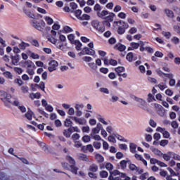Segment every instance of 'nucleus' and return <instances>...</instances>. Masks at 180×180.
<instances>
[{
    "mask_svg": "<svg viewBox=\"0 0 180 180\" xmlns=\"http://www.w3.org/2000/svg\"><path fill=\"white\" fill-rule=\"evenodd\" d=\"M105 168L108 171H112L113 169V165L111 163H106Z\"/></svg>",
    "mask_w": 180,
    "mask_h": 180,
    "instance_id": "50",
    "label": "nucleus"
},
{
    "mask_svg": "<svg viewBox=\"0 0 180 180\" xmlns=\"http://www.w3.org/2000/svg\"><path fill=\"white\" fill-rule=\"evenodd\" d=\"M71 124H72V122L71 121V120L66 119L65 121V126L66 127H70V126H71Z\"/></svg>",
    "mask_w": 180,
    "mask_h": 180,
    "instance_id": "46",
    "label": "nucleus"
},
{
    "mask_svg": "<svg viewBox=\"0 0 180 180\" xmlns=\"http://www.w3.org/2000/svg\"><path fill=\"white\" fill-rule=\"evenodd\" d=\"M127 60H128V61L131 62L132 60H134V56H133V53H129L127 55Z\"/></svg>",
    "mask_w": 180,
    "mask_h": 180,
    "instance_id": "42",
    "label": "nucleus"
},
{
    "mask_svg": "<svg viewBox=\"0 0 180 180\" xmlns=\"http://www.w3.org/2000/svg\"><path fill=\"white\" fill-rule=\"evenodd\" d=\"M32 26L35 27V29H37V30H41L42 29H44L46 27V22L44 21H41L40 22H38L36 20H34L32 21Z\"/></svg>",
    "mask_w": 180,
    "mask_h": 180,
    "instance_id": "7",
    "label": "nucleus"
},
{
    "mask_svg": "<svg viewBox=\"0 0 180 180\" xmlns=\"http://www.w3.org/2000/svg\"><path fill=\"white\" fill-rule=\"evenodd\" d=\"M135 158H136V160H139V161H142L143 164H144L146 166H147V161H146L142 157L141 155H139V154H135Z\"/></svg>",
    "mask_w": 180,
    "mask_h": 180,
    "instance_id": "27",
    "label": "nucleus"
},
{
    "mask_svg": "<svg viewBox=\"0 0 180 180\" xmlns=\"http://www.w3.org/2000/svg\"><path fill=\"white\" fill-rule=\"evenodd\" d=\"M81 20H89L90 17L89 15L84 14L82 17H80Z\"/></svg>",
    "mask_w": 180,
    "mask_h": 180,
    "instance_id": "60",
    "label": "nucleus"
},
{
    "mask_svg": "<svg viewBox=\"0 0 180 180\" xmlns=\"http://www.w3.org/2000/svg\"><path fill=\"white\" fill-rule=\"evenodd\" d=\"M68 113L70 115V116H72L75 114V110H74L73 108H69Z\"/></svg>",
    "mask_w": 180,
    "mask_h": 180,
    "instance_id": "57",
    "label": "nucleus"
},
{
    "mask_svg": "<svg viewBox=\"0 0 180 180\" xmlns=\"http://www.w3.org/2000/svg\"><path fill=\"white\" fill-rule=\"evenodd\" d=\"M53 44H55L59 50H64V42H63V41H59V39H58L53 43Z\"/></svg>",
    "mask_w": 180,
    "mask_h": 180,
    "instance_id": "18",
    "label": "nucleus"
},
{
    "mask_svg": "<svg viewBox=\"0 0 180 180\" xmlns=\"http://www.w3.org/2000/svg\"><path fill=\"white\" fill-rule=\"evenodd\" d=\"M24 67H26V68H32V67H36V65H34V63L32 60H27L24 62Z\"/></svg>",
    "mask_w": 180,
    "mask_h": 180,
    "instance_id": "22",
    "label": "nucleus"
},
{
    "mask_svg": "<svg viewBox=\"0 0 180 180\" xmlns=\"http://www.w3.org/2000/svg\"><path fill=\"white\" fill-rule=\"evenodd\" d=\"M108 72H109V70H108V68H100V72H101L102 74H108Z\"/></svg>",
    "mask_w": 180,
    "mask_h": 180,
    "instance_id": "59",
    "label": "nucleus"
},
{
    "mask_svg": "<svg viewBox=\"0 0 180 180\" xmlns=\"http://www.w3.org/2000/svg\"><path fill=\"white\" fill-rule=\"evenodd\" d=\"M79 108H84V105H77L76 106V115L79 117L82 116V111L79 110Z\"/></svg>",
    "mask_w": 180,
    "mask_h": 180,
    "instance_id": "26",
    "label": "nucleus"
},
{
    "mask_svg": "<svg viewBox=\"0 0 180 180\" xmlns=\"http://www.w3.org/2000/svg\"><path fill=\"white\" fill-rule=\"evenodd\" d=\"M34 68H36V67L27 68V74H29V75H34Z\"/></svg>",
    "mask_w": 180,
    "mask_h": 180,
    "instance_id": "31",
    "label": "nucleus"
},
{
    "mask_svg": "<svg viewBox=\"0 0 180 180\" xmlns=\"http://www.w3.org/2000/svg\"><path fill=\"white\" fill-rule=\"evenodd\" d=\"M80 54H82V56H94L95 54V51L92 49H89L88 48H84L80 53Z\"/></svg>",
    "mask_w": 180,
    "mask_h": 180,
    "instance_id": "12",
    "label": "nucleus"
},
{
    "mask_svg": "<svg viewBox=\"0 0 180 180\" xmlns=\"http://www.w3.org/2000/svg\"><path fill=\"white\" fill-rule=\"evenodd\" d=\"M68 39L72 44H74V42L77 41L75 40V36H74V34H69L68 36Z\"/></svg>",
    "mask_w": 180,
    "mask_h": 180,
    "instance_id": "34",
    "label": "nucleus"
},
{
    "mask_svg": "<svg viewBox=\"0 0 180 180\" xmlns=\"http://www.w3.org/2000/svg\"><path fill=\"white\" fill-rule=\"evenodd\" d=\"M79 160H82V161H86V160H88L86 155L84 154L79 155Z\"/></svg>",
    "mask_w": 180,
    "mask_h": 180,
    "instance_id": "56",
    "label": "nucleus"
},
{
    "mask_svg": "<svg viewBox=\"0 0 180 180\" xmlns=\"http://www.w3.org/2000/svg\"><path fill=\"white\" fill-rule=\"evenodd\" d=\"M168 144V140H162L160 143V145L162 146V147H165Z\"/></svg>",
    "mask_w": 180,
    "mask_h": 180,
    "instance_id": "62",
    "label": "nucleus"
},
{
    "mask_svg": "<svg viewBox=\"0 0 180 180\" xmlns=\"http://www.w3.org/2000/svg\"><path fill=\"white\" fill-rule=\"evenodd\" d=\"M162 36L166 37V39H170L171 38V32H169L162 31Z\"/></svg>",
    "mask_w": 180,
    "mask_h": 180,
    "instance_id": "40",
    "label": "nucleus"
},
{
    "mask_svg": "<svg viewBox=\"0 0 180 180\" xmlns=\"http://www.w3.org/2000/svg\"><path fill=\"white\" fill-rule=\"evenodd\" d=\"M18 47H19V49H20V50H25L27 47H29V45H28V44L22 42L19 44Z\"/></svg>",
    "mask_w": 180,
    "mask_h": 180,
    "instance_id": "35",
    "label": "nucleus"
},
{
    "mask_svg": "<svg viewBox=\"0 0 180 180\" xmlns=\"http://www.w3.org/2000/svg\"><path fill=\"white\" fill-rule=\"evenodd\" d=\"M174 160H176L177 161H180V155L172 152V157Z\"/></svg>",
    "mask_w": 180,
    "mask_h": 180,
    "instance_id": "51",
    "label": "nucleus"
},
{
    "mask_svg": "<svg viewBox=\"0 0 180 180\" xmlns=\"http://www.w3.org/2000/svg\"><path fill=\"white\" fill-rule=\"evenodd\" d=\"M131 46L132 49H139V47H140V42L139 43L132 42V43H131Z\"/></svg>",
    "mask_w": 180,
    "mask_h": 180,
    "instance_id": "53",
    "label": "nucleus"
},
{
    "mask_svg": "<svg viewBox=\"0 0 180 180\" xmlns=\"http://www.w3.org/2000/svg\"><path fill=\"white\" fill-rule=\"evenodd\" d=\"M82 141L84 143H89V141H91V136L88 135H85L82 137Z\"/></svg>",
    "mask_w": 180,
    "mask_h": 180,
    "instance_id": "43",
    "label": "nucleus"
},
{
    "mask_svg": "<svg viewBox=\"0 0 180 180\" xmlns=\"http://www.w3.org/2000/svg\"><path fill=\"white\" fill-rule=\"evenodd\" d=\"M67 161L71 164L68 165L67 162H63L62 163V167L63 168H65V169H70L71 172H73V174H75L76 175H80L81 176H84V172L79 171V172H77L78 171V167L75 166V160L74 158H71L70 156H67L66 157Z\"/></svg>",
    "mask_w": 180,
    "mask_h": 180,
    "instance_id": "1",
    "label": "nucleus"
},
{
    "mask_svg": "<svg viewBox=\"0 0 180 180\" xmlns=\"http://www.w3.org/2000/svg\"><path fill=\"white\" fill-rule=\"evenodd\" d=\"M89 171L91 172H96L98 171V165L93 164L89 167Z\"/></svg>",
    "mask_w": 180,
    "mask_h": 180,
    "instance_id": "32",
    "label": "nucleus"
},
{
    "mask_svg": "<svg viewBox=\"0 0 180 180\" xmlns=\"http://www.w3.org/2000/svg\"><path fill=\"white\" fill-rule=\"evenodd\" d=\"M93 146L94 148H96V150H99V148H101V142L95 141L94 142Z\"/></svg>",
    "mask_w": 180,
    "mask_h": 180,
    "instance_id": "45",
    "label": "nucleus"
},
{
    "mask_svg": "<svg viewBox=\"0 0 180 180\" xmlns=\"http://www.w3.org/2000/svg\"><path fill=\"white\" fill-rule=\"evenodd\" d=\"M72 120L79 124H85V120L84 118H78L77 117H72Z\"/></svg>",
    "mask_w": 180,
    "mask_h": 180,
    "instance_id": "21",
    "label": "nucleus"
},
{
    "mask_svg": "<svg viewBox=\"0 0 180 180\" xmlns=\"http://www.w3.org/2000/svg\"><path fill=\"white\" fill-rule=\"evenodd\" d=\"M34 114L33 112L32 111H28L25 113V117L28 120H32V119L34 117Z\"/></svg>",
    "mask_w": 180,
    "mask_h": 180,
    "instance_id": "25",
    "label": "nucleus"
},
{
    "mask_svg": "<svg viewBox=\"0 0 180 180\" xmlns=\"http://www.w3.org/2000/svg\"><path fill=\"white\" fill-rule=\"evenodd\" d=\"M172 43H174V44H179V43L180 42L179 38L176 37H174L172 39Z\"/></svg>",
    "mask_w": 180,
    "mask_h": 180,
    "instance_id": "55",
    "label": "nucleus"
},
{
    "mask_svg": "<svg viewBox=\"0 0 180 180\" xmlns=\"http://www.w3.org/2000/svg\"><path fill=\"white\" fill-rule=\"evenodd\" d=\"M110 174H112L115 178H118V179L130 180V177L126 176V174L122 173L118 170H113Z\"/></svg>",
    "mask_w": 180,
    "mask_h": 180,
    "instance_id": "5",
    "label": "nucleus"
},
{
    "mask_svg": "<svg viewBox=\"0 0 180 180\" xmlns=\"http://www.w3.org/2000/svg\"><path fill=\"white\" fill-rule=\"evenodd\" d=\"M115 71H116L119 77H122L123 78H126L127 77V75L124 73V68L123 67L116 68Z\"/></svg>",
    "mask_w": 180,
    "mask_h": 180,
    "instance_id": "11",
    "label": "nucleus"
},
{
    "mask_svg": "<svg viewBox=\"0 0 180 180\" xmlns=\"http://www.w3.org/2000/svg\"><path fill=\"white\" fill-rule=\"evenodd\" d=\"M2 96L3 98L1 99L6 106H9V103H11V105H14V106H18V108L22 113L26 112V108L23 105H20L19 101L11 98V96L6 92H3Z\"/></svg>",
    "mask_w": 180,
    "mask_h": 180,
    "instance_id": "2",
    "label": "nucleus"
},
{
    "mask_svg": "<svg viewBox=\"0 0 180 180\" xmlns=\"http://www.w3.org/2000/svg\"><path fill=\"white\" fill-rule=\"evenodd\" d=\"M159 89L161 91H164V89H167V84L165 83H160L159 84Z\"/></svg>",
    "mask_w": 180,
    "mask_h": 180,
    "instance_id": "52",
    "label": "nucleus"
},
{
    "mask_svg": "<svg viewBox=\"0 0 180 180\" xmlns=\"http://www.w3.org/2000/svg\"><path fill=\"white\" fill-rule=\"evenodd\" d=\"M150 150L154 154H158V133H155L153 135V142L150 146Z\"/></svg>",
    "mask_w": 180,
    "mask_h": 180,
    "instance_id": "4",
    "label": "nucleus"
},
{
    "mask_svg": "<svg viewBox=\"0 0 180 180\" xmlns=\"http://www.w3.org/2000/svg\"><path fill=\"white\" fill-rule=\"evenodd\" d=\"M59 36H60V32H58L54 30H51V37L48 38V40L53 44L56 43V40H58Z\"/></svg>",
    "mask_w": 180,
    "mask_h": 180,
    "instance_id": "6",
    "label": "nucleus"
},
{
    "mask_svg": "<svg viewBox=\"0 0 180 180\" xmlns=\"http://www.w3.org/2000/svg\"><path fill=\"white\" fill-rule=\"evenodd\" d=\"M3 75H4L6 77V78H8L9 79H12L13 75L12 73H11V72H4L3 73Z\"/></svg>",
    "mask_w": 180,
    "mask_h": 180,
    "instance_id": "38",
    "label": "nucleus"
},
{
    "mask_svg": "<svg viewBox=\"0 0 180 180\" xmlns=\"http://www.w3.org/2000/svg\"><path fill=\"white\" fill-rule=\"evenodd\" d=\"M113 18H115V13H110L105 19L106 20H108V22H113Z\"/></svg>",
    "mask_w": 180,
    "mask_h": 180,
    "instance_id": "30",
    "label": "nucleus"
},
{
    "mask_svg": "<svg viewBox=\"0 0 180 180\" xmlns=\"http://www.w3.org/2000/svg\"><path fill=\"white\" fill-rule=\"evenodd\" d=\"M96 160H97V161L98 162H103V161H104V159H103V156L101 154H98V153H97L96 155Z\"/></svg>",
    "mask_w": 180,
    "mask_h": 180,
    "instance_id": "36",
    "label": "nucleus"
},
{
    "mask_svg": "<svg viewBox=\"0 0 180 180\" xmlns=\"http://www.w3.org/2000/svg\"><path fill=\"white\" fill-rule=\"evenodd\" d=\"M90 136L91 139H94V140H96L97 141H100V140H102V138H101V136L98 135V134H91Z\"/></svg>",
    "mask_w": 180,
    "mask_h": 180,
    "instance_id": "28",
    "label": "nucleus"
},
{
    "mask_svg": "<svg viewBox=\"0 0 180 180\" xmlns=\"http://www.w3.org/2000/svg\"><path fill=\"white\" fill-rule=\"evenodd\" d=\"M69 131L71 133H74V131H79V129H78V127H71L68 129Z\"/></svg>",
    "mask_w": 180,
    "mask_h": 180,
    "instance_id": "49",
    "label": "nucleus"
},
{
    "mask_svg": "<svg viewBox=\"0 0 180 180\" xmlns=\"http://www.w3.org/2000/svg\"><path fill=\"white\" fill-rule=\"evenodd\" d=\"M134 101H136V102H138L139 103H140L141 105V106H144V105H146V101H144L142 98H140L139 97H134Z\"/></svg>",
    "mask_w": 180,
    "mask_h": 180,
    "instance_id": "29",
    "label": "nucleus"
},
{
    "mask_svg": "<svg viewBox=\"0 0 180 180\" xmlns=\"http://www.w3.org/2000/svg\"><path fill=\"white\" fill-rule=\"evenodd\" d=\"M100 176H101V178H107L108 176V172L103 170L100 172Z\"/></svg>",
    "mask_w": 180,
    "mask_h": 180,
    "instance_id": "48",
    "label": "nucleus"
},
{
    "mask_svg": "<svg viewBox=\"0 0 180 180\" xmlns=\"http://www.w3.org/2000/svg\"><path fill=\"white\" fill-rule=\"evenodd\" d=\"M63 30H64L65 33H71L72 32V28H71L69 26H65L63 27Z\"/></svg>",
    "mask_w": 180,
    "mask_h": 180,
    "instance_id": "41",
    "label": "nucleus"
},
{
    "mask_svg": "<svg viewBox=\"0 0 180 180\" xmlns=\"http://www.w3.org/2000/svg\"><path fill=\"white\" fill-rule=\"evenodd\" d=\"M129 169H131V171H137V167L134 165V164H131L129 165Z\"/></svg>",
    "mask_w": 180,
    "mask_h": 180,
    "instance_id": "61",
    "label": "nucleus"
},
{
    "mask_svg": "<svg viewBox=\"0 0 180 180\" xmlns=\"http://www.w3.org/2000/svg\"><path fill=\"white\" fill-rule=\"evenodd\" d=\"M27 56H29L30 57H31V58H33L34 60H39V58H40V56H39L38 54L34 53L32 52L31 51H27Z\"/></svg>",
    "mask_w": 180,
    "mask_h": 180,
    "instance_id": "20",
    "label": "nucleus"
},
{
    "mask_svg": "<svg viewBox=\"0 0 180 180\" xmlns=\"http://www.w3.org/2000/svg\"><path fill=\"white\" fill-rule=\"evenodd\" d=\"M109 12H108V11H98L97 12V16H98V18H102L103 19H106V18H108V15H109Z\"/></svg>",
    "mask_w": 180,
    "mask_h": 180,
    "instance_id": "13",
    "label": "nucleus"
},
{
    "mask_svg": "<svg viewBox=\"0 0 180 180\" xmlns=\"http://www.w3.org/2000/svg\"><path fill=\"white\" fill-rule=\"evenodd\" d=\"M147 101L157 110L158 109V93L155 88H153L152 93L148 94Z\"/></svg>",
    "mask_w": 180,
    "mask_h": 180,
    "instance_id": "3",
    "label": "nucleus"
},
{
    "mask_svg": "<svg viewBox=\"0 0 180 180\" xmlns=\"http://www.w3.org/2000/svg\"><path fill=\"white\" fill-rule=\"evenodd\" d=\"M172 10L176 13V15H178V16L176 18V21L180 22V7L177 6H174Z\"/></svg>",
    "mask_w": 180,
    "mask_h": 180,
    "instance_id": "16",
    "label": "nucleus"
},
{
    "mask_svg": "<svg viewBox=\"0 0 180 180\" xmlns=\"http://www.w3.org/2000/svg\"><path fill=\"white\" fill-rule=\"evenodd\" d=\"M130 147V151L131 153H136V150L137 149V145L134 143H130L129 145Z\"/></svg>",
    "mask_w": 180,
    "mask_h": 180,
    "instance_id": "33",
    "label": "nucleus"
},
{
    "mask_svg": "<svg viewBox=\"0 0 180 180\" xmlns=\"http://www.w3.org/2000/svg\"><path fill=\"white\" fill-rule=\"evenodd\" d=\"M94 27L97 29L98 32H101V33H103L105 32V26L99 25V22L96 21L94 22Z\"/></svg>",
    "mask_w": 180,
    "mask_h": 180,
    "instance_id": "15",
    "label": "nucleus"
},
{
    "mask_svg": "<svg viewBox=\"0 0 180 180\" xmlns=\"http://www.w3.org/2000/svg\"><path fill=\"white\" fill-rule=\"evenodd\" d=\"M89 67L92 70V71H94L95 72H98V65H96V63H88Z\"/></svg>",
    "mask_w": 180,
    "mask_h": 180,
    "instance_id": "23",
    "label": "nucleus"
},
{
    "mask_svg": "<svg viewBox=\"0 0 180 180\" xmlns=\"http://www.w3.org/2000/svg\"><path fill=\"white\" fill-rule=\"evenodd\" d=\"M82 13V11H81V10H77L75 12V15L76 16V18H77V19H81V14Z\"/></svg>",
    "mask_w": 180,
    "mask_h": 180,
    "instance_id": "47",
    "label": "nucleus"
},
{
    "mask_svg": "<svg viewBox=\"0 0 180 180\" xmlns=\"http://www.w3.org/2000/svg\"><path fill=\"white\" fill-rule=\"evenodd\" d=\"M94 10L96 12V13L98 14V12H101V11H102V7L101 6V5H99L98 4H96L94 6Z\"/></svg>",
    "mask_w": 180,
    "mask_h": 180,
    "instance_id": "37",
    "label": "nucleus"
},
{
    "mask_svg": "<svg viewBox=\"0 0 180 180\" xmlns=\"http://www.w3.org/2000/svg\"><path fill=\"white\" fill-rule=\"evenodd\" d=\"M45 20H46L47 25H53V20H52L51 18L46 16V17H45Z\"/></svg>",
    "mask_w": 180,
    "mask_h": 180,
    "instance_id": "44",
    "label": "nucleus"
},
{
    "mask_svg": "<svg viewBox=\"0 0 180 180\" xmlns=\"http://www.w3.org/2000/svg\"><path fill=\"white\" fill-rule=\"evenodd\" d=\"M171 126L173 129H178V122H176V121H173L171 123Z\"/></svg>",
    "mask_w": 180,
    "mask_h": 180,
    "instance_id": "64",
    "label": "nucleus"
},
{
    "mask_svg": "<svg viewBox=\"0 0 180 180\" xmlns=\"http://www.w3.org/2000/svg\"><path fill=\"white\" fill-rule=\"evenodd\" d=\"M37 86H39L40 89L44 92V88H46L44 82H41L39 84H35Z\"/></svg>",
    "mask_w": 180,
    "mask_h": 180,
    "instance_id": "54",
    "label": "nucleus"
},
{
    "mask_svg": "<svg viewBox=\"0 0 180 180\" xmlns=\"http://www.w3.org/2000/svg\"><path fill=\"white\" fill-rule=\"evenodd\" d=\"M82 60H84V61L86 63H91V61H92V58L89 56H84L83 57Z\"/></svg>",
    "mask_w": 180,
    "mask_h": 180,
    "instance_id": "58",
    "label": "nucleus"
},
{
    "mask_svg": "<svg viewBox=\"0 0 180 180\" xmlns=\"http://www.w3.org/2000/svg\"><path fill=\"white\" fill-rule=\"evenodd\" d=\"M115 50H119V51H124L126 50V46L122 44H117L115 46Z\"/></svg>",
    "mask_w": 180,
    "mask_h": 180,
    "instance_id": "24",
    "label": "nucleus"
},
{
    "mask_svg": "<svg viewBox=\"0 0 180 180\" xmlns=\"http://www.w3.org/2000/svg\"><path fill=\"white\" fill-rule=\"evenodd\" d=\"M158 131L162 133V136H163V137L165 139H169V132H168L167 130H165V129L159 127L158 128Z\"/></svg>",
    "mask_w": 180,
    "mask_h": 180,
    "instance_id": "17",
    "label": "nucleus"
},
{
    "mask_svg": "<svg viewBox=\"0 0 180 180\" xmlns=\"http://www.w3.org/2000/svg\"><path fill=\"white\" fill-rule=\"evenodd\" d=\"M100 92H103V94H109V90L107 88L102 87L100 89Z\"/></svg>",
    "mask_w": 180,
    "mask_h": 180,
    "instance_id": "63",
    "label": "nucleus"
},
{
    "mask_svg": "<svg viewBox=\"0 0 180 180\" xmlns=\"http://www.w3.org/2000/svg\"><path fill=\"white\" fill-rule=\"evenodd\" d=\"M171 175L167 177V180H180V176L175 174V172L172 169H168Z\"/></svg>",
    "mask_w": 180,
    "mask_h": 180,
    "instance_id": "10",
    "label": "nucleus"
},
{
    "mask_svg": "<svg viewBox=\"0 0 180 180\" xmlns=\"http://www.w3.org/2000/svg\"><path fill=\"white\" fill-rule=\"evenodd\" d=\"M101 129H102V125L101 124H98L96 127L94 128L91 130V134H98L99 131H101Z\"/></svg>",
    "mask_w": 180,
    "mask_h": 180,
    "instance_id": "19",
    "label": "nucleus"
},
{
    "mask_svg": "<svg viewBox=\"0 0 180 180\" xmlns=\"http://www.w3.org/2000/svg\"><path fill=\"white\" fill-rule=\"evenodd\" d=\"M49 67L48 70L50 72H53V71H56L57 70V67H58V63L56 60H51L49 63Z\"/></svg>",
    "mask_w": 180,
    "mask_h": 180,
    "instance_id": "8",
    "label": "nucleus"
},
{
    "mask_svg": "<svg viewBox=\"0 0 180 180\" xmlns=\"http://www.w3.org/2000/svg\"><path fill=\"white\" fill-rule=\"evenodd\" d=\"M165 13L167 16V18H169L170 19H174L175 18V14L174 13V11H172V10L165 8Z\"/></svg>",
    "mask_w": 180,
    "mask_h": 180,
    "instance_id": "14",
    "label": "nucleus"
},
{
    "mask_svg": "<svg viewBox=\"0 0 180 180\" xmlns=\"http://www.w3.org/2000/svg\"><path fill=\"white\" fill-rule=\"evenodd\" d=\"M74 44H75L77 50H78V51L81 50V47H82V44H81V42H79V41H75Z\"/></svg>",
    "mask_w": 180,
    "mask_h": 180,
    "instance_id": "39",
    "label": "nucleus"
},
{
    "mask_svg": "<svg viewBox=\"0 0 180 180\" xmlns=\"http://www.w3.org/2000/svg\"><path fill=\"white\" fill-rule=\"evenodd\" d=\"M158 155L160 157V158H163L165 161H169L171 158H172V152H169L164 154L161 153V151H159Z\"/></svg>",
    "mask_w": 180,
    "mask_h": 180,
    "instance_id": "9",
    "label": "nucleus"
}]
</instances>
